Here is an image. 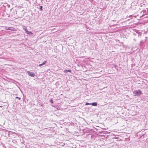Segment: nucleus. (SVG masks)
I'll list each match as a JSON object with an SVG mask.
<instances>
[{
	"instance_id": "obj_9",
	"label": "nucleus",
	"mask_w": 148,
	"mask_h": 148,
	"mask_svg": "<svg viewBox=\"0 0 148 148\" xmlns=\"http://www.w3.org/2000/svg\"><path fill=\"white\" fill-rule=\"evenodd\" d=\"M91 103H86L85 104L86 105H91Z\"/></svg>"
},
{
	"instance_id": "obj_7",
	"label": "nucleus",
	"mask_w": 148,
	"mask_h": 148,
	"mask_svg": "<svg viewBox=\"0 0 148 148\" xmlns=\"http://www.w3.org/2000/svg\"><path fill=\"white\" fill-rule=\"evenodd\" d=\"M25 32L28 34H32V33L31 32H30L28 31H27Z\"/></svg>"
},
{
	"instance_id": "obj_2",
	"label": "nucleus",
	"mask_w": 148,
	"mask_h": 148,
	"mask_svg": "<svg viewBox=\"0 0 148 148\" xmlns=\"http://www.w3.org/2000/svg\"><path fill=\"white\" fill-rule=\"evenodd\" d=\"M139 93V90H136L134 92V94L135 96L137 95Z\"/></svg>"
},
{
	"instance_id": "obj_1",
	"label": "nucleus",
	"mask_w": 148,
	"mask_h": 148,
	"mask_svg": "<svg viewBox=\"0 0 148 148\" xmlns=\"http://www.w3.org/2000/svg\"><path fill=\"white\" fill-rule=\"evenodd\" d=\"M28 74L30 76L34 77L35 76V74L33 72H31L29 71H27V72Z\"/></svg>"
},
{
	"instance_id": "obj_15",
	"label": "nucleus",
	"mask_w": 148,
	"mask_h": 148,
	"mask_svg": "<svg viewBox=\"0 0 148 148\" xmlns=\"http://www.w3.org/2000/svg\"><path fill=\"white\" fill-rule=\"evenodd\" d=\"M50 101L51 103H53V100L52 99Z\"/></svg>"
},
{
	"instance_id": "obj_14",
	"label": "nucleus",
	"mask_w": 148,
	"mask_h": 148,
	"mask_svg": "<svg viewBox=\"0 0 148 148\" xmlns=\"http://www.w3.org/2000/svg\"><path fill=\"white\" fill-rule=\"evenodd\" d=\"M67 71L68 72H71V70H70V69L68 70H67Z\"/></svg>"
},
{
	"instance_id": "obj_10",
	"label": "nucleus",
	"mask_w": 148,
	"mask_h": 148,
	"mask_svg": "<svg viewBox=\"0 0 148 148\" xmlns=\"http://www.w3.org/2000/svg\"><path fill=\"white\" fill-rule=\"evenodd\" d=\"M5 30H10V28L8 27H5Z\"/></svg>"
},
{
	"instance_id": "obj_5",
	"label": "nucleus",
	"mask_w": 148,
	"mask_h": 148,
	"mask_svg": "<svg viewBox=\"0 0 148 148\" xmlns=\"http://www.w3.org/2000/svg\"><path fill=\"white\" fill-rule=\"evenodd\" d=\"M92 106H97V104L96 102H93L91 103V104Z\"/></svg>"
},
{
	"instance_id": "obj_18",
	"label": "nucleus",
	"mask_w": 148,
	"mask_h": 148,
	"mask_svg": "<svg viewBox=\"0 0 148 148\" xmlns=\"http://www.w3.org/2000/svg\"><path fill=\"white\" fill-rule=\"evenodd\" d=\"M0 107H2L1 106H0Z\"/></svg>"
},
{
	"instance_id": "obj_12",
	"label": "nucleus",
	"mask_w": 148,
	"mask_h": 148,
	"mask_svg": "<svg viewBox=\"0 0 148 148\" xmlns=\"http://www.w3.org/2000/svg\"><path fill=\"white\" fill-rule=\"evenodd\" d=\"M64 72L65 73H66L68 72L67 70H64Z\"/></svg>"
},
{
	"instance_id": "obj_19",
	"label": "nucleus",
	"mask_w": 148,
	"mask_h": 148,
	"mask_svg": "<svg viewBox=\"0 0 148 148\" xmlns=\"http://www.w3.org/2000/svg\"><path fill=\"white\" fill-rule=\"evenodd\" d=\"M147 65V66H148V64Z\"/></svg>"
},
{
	"instance_id": "obj_16",
	"label": "nucleus",
	"mask_w": 148,
	"mask_h": 148,
	"mask_svg": "<svg viewBox=\"0 0 148 148\" xmlns=\"http://www.w3.org/2000/svg\"><path fill=\"white\" fill-rule=\"evenodd\" d=\"M139 95H140V94H141V91H140V90H139Z\"/></svg>"
},
{
	"instance_id": "obj_13",
	"label": "nucleus",
	"mask_w": 148,
	"mask_h": 148,
	"mask_svg": "<svg viewBox=\"0 0 148 148\" xmlns=\"http://www.w3.org/2000/svg\"><path fill=\"white\" fill-rule=\"evenodd\" d=\"M16 98L17 99H19V100H20L21 99V98L19 97H16Z\"/></svg>"
},
{
	"instance_id": "obj_3",
	"label": "nucleus",
	"mask_w": 148,
	"mask_h": 148,
	"mask_svg": "<svg viewBox=\"0 0 148 148\" xmlns=\"http://www.w3.org/2000/svg\"><path fill=\"white\" fill-rule=\"evenodd\" d=\"M47 61H45L43 62L42 64H39V66H41L42 65L45 64L47 63Z\"/></svg>"
},
{
	"instance_id": "obj_11",
	"label": "nucleus",
	"mask_w": 148,
	"mask_h": 148,
	"mask_svg": "<svg viewBox=\"0 0 148 148\" xmlns=\"http://www.w3.org/2000/svg\"><path fill=\"white\" fill-rule=\"evenodd\" d=\"M40 10H42V6H41L40 7Z\"/></svg>"
},
{
	"instance_id": "obj_4",
	"label": "nucleus",
	"mask_w": 148,
	"mask_h": 148,
	"mask_svg": "<svg viewBox=\"0 0 148 148\" xmlns=\"http://www.w3.org/2000/svg\"><path fill=\"white\" fill-rule=\"evenodd\" d=\"M47 61H45L43 62L42 64H39V66H41L42 65L45 64L47 63Z\"/></svg>"
},
{
	"instance_id": "obj_17",
	"label": "nucleus",
	"mask_w": 148,
	"mask_h": 148,
	"mask_svg": "<svg viewBox=\"0 0 148 148\" xmlns=\"http://www.w3.org/2000/svg\"><path fill=\"white\" fill-rule=\"evenodd\" d=\"M41 106H43L42 105H41Z\"/></svg>"
},
{
	"instance_id": "obj_8",
	"label": "nucleus",
	"mask_w": 148,
	"mask_h": 148,
	"mask_svg": "<svg viewBox=\"0 0 148 148\" xmlns=\"http://www.w3.org/2000/svg\"><path fill=\"white\" fill-rule=\"evenodd\" d=\"M23 29L24 30H25V32L27 31V28L25 27H24L23 28Z\"/></svg>"
},
{
	"instance_id": "obj_6",
	"label": "nucleus",
	"mask_w": 148,
	"mask_h": 148,
	"mask_svg": "<svg viewBox=\"0 0 148 148\" xmlns=\"http://www.w3.org/2000/svg\"><path fill=\"white\" fill-rule=\"evenodd\" d=\"M10 30H11L12 31H15V29L13 27H10Z\"/></svg>"
}]
</instances>
